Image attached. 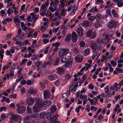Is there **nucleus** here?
<instances>
[{
  "mask_svg": "<svg viewBox=\"0 0 123 123\" xmlns=\"http://www.w3.org/2000/svg\"><path fill=\"white\" fill-rule=\"evenodd\" d=\"M44 101L43 99L41 98L37 99V102L35 103L33 108L34 112L39 111L43 105L45 107H46L49 106L51 105V102L49 100L46 101L44 102Z\"/></svg>",
  "mask_w": 123,
  "mask_h": 123,
  "instance_id": "nucleus-1",
  "label": "nucleus"
},
{
  "mask_svg": "<svg viewBox=\"0 0 123 123\" xmlns=\"http://www.w3.org/2000/svg\"><path fill=\"white\" fill-rule=\"evenodd\" d=\"M71 54L70 52L68 53L65 57L61 58V61L62 62L66 63L67 62L69 61L71 58Z\"/></svg>",
  "mask_w": 123,
  "mask_h": 123,
  "instance_id": "nucleus-2",
  "label": "nucleus"
},
{
  "mask_svg": "<svg viewBox=\"0 0 123 123\" xmlns=\"http://www.w3.org/2000/svg\"><path fill=\"white\" fill-rule=\"evenodd\" d=\"M69 50L68 49H62L59 52V55L60 57L62 58V57H65V56L68 52Z\"/></svg>",
  "mask_w": 123,
  "mask_h": 123,
  "instance_id": "nucleus-3",
  "label": "nucleus"
},
{
  "mask_svg": "<svg viewBox=\"0 0 123 123\" xmlns=\"http://www.w3.org/2000/svg\"><path fill=\"white\" fill-rule=\"evenodd\" d=\"M34 101L35 100L34 98L30 97L27 99L26 103V104L28 105H31L34 103Z\"/></svg>",
  "mask_w": 123,
  "mask_h": 123,
  "instance_id": "nucleus-4",
  "label": "nucleus"
},
{
  "mask_svg": "<svg viewBox=\"0 0 123 123\" xmlns=\"http://www.w3.org/2000/svg\"><path fill=\"white\" fill-rule=\"evenodd\" d=\"M19 116L17 115H12V116L10 119V122H13L14 121H17L18 118Z\"/></svg>",
  "mask_w": 123,
  "mask_h": 123,
  "instance_id": "nucleus-5",
  "label": "nucleus"
},
{
  "mask_svg": "<svg viewBox=\"0 0 123 123\" xmlns=\"http://www.w3.org/2000/svg\"><path fill=\"white\" fill-rule=\"evenodd\" d=\"M116 24L113 20H111L108 22V26L110 29L116 26Z\"/></svg>",
  "mask_w": 123,
  "mask_h": 123,
  "instance_id": "nucleus-6",
  "label": "nucleus"
},
{
  "mask_svg": "<svg viewBox=\"0 0 123 123\" xmlns=\"http://www.w3.org/2000/svg\"><path fill=\"white\" fill-rule=\"evenodd\" d=\"M78 84H76V83L74 82L72 84L71 86L69 88V91H72L75 92L76 91L75 89L78 87Z\"/></svg>",
  "mask_w": 123,
  "mask_h": 123,
  "instance_id": "nucleus-7",
  "label": "nucleus"
},
{
  "mask_svg": "<svg viewBox=\"0 0 123 123\" xmlns=\"http://www.w3.org/2000/svg\"><path fill=\"white\" fill-rule=\"evenodd\" d=\"M78 36L77 34L73 31L72 34V40L73 42H75L77 40Z\"/></svg>",
  "mask_w": 123,
  "mask_h": 123,
  "instance_id": "nucleus-8",
  "label": "nucleus"
},
{
  "mask_svg": "<svg viewBox=\"0 0 123 123\" xmlns=\"http://www.w3.org/2000/svg\"><path fill=\"white\" fill-rule=\"evenodd\" d=\"M25 107L23 106H21L20 107L17 109V112L19 114H21L24 113L25 111Z\"/></svg>",
  "mask_w": 123,
  "mask_h": 123,
  "instance_id": "nucleus-9",
  "label": "nucleus"
},
{
  "mask_svg": "<svg viewBox=\"0 0 123 123\" xmlns=\"http://www.w3.org/2000/svg\"><path fill=\"white\" fill-rule=\"evenodd\" d=\"M83 30L81 28H80L77 29L76 32L79 37H81L83 35Z\"/></svg>",
  "mask_w": 123,
  "mask_h": 123,
  "instance_id": "nucleus-10",
  "label": "nucleus"
},
{
  "mask_svg": "<svg viewBox=\"0 0 123 123\" xmlns=\"http://www.w3.org/2000/svg\"><path fill=\"white\" fill-rule=\"evenodd\" d=\"M43 96L44 98H49L50 96L49 92L47 90H44L43 91Z\"/></svg>",
  "mask_w": 123,
  "mask_h": 123,
  "instance_id": "nucleus-11",
  "label": "nucleus"
},
{
  "mask_svg": "<svg viewBox=\"0 0 123 123\" xmlns=\"http://www.w3.org/2000/svg\"><path fill=\"white\" fill-rule=\"evenodd\" d=\"M75 59L76 62H80L83 60V58L81 55H79L76 56L75 58Z\"/></svg>",
  "mask_w": 123,
  "mask_h": 123,
  "instance_id": "nucleus-12",
  "label": "nucleus"
},
{
  "mask_svg": "<svg viewBox=\"0 0 123 123\" xmlns=\"http://www.w3.org/2000/svg\"><path fill=\"white\" fill-rule=\"evenodd\" d=\"M92 31L91 30H88L86 33L87 36L88 37H91V38H94L95 37V36H92Z\"/></svg>",
  "mask_w": 123,
  "mask_h": 123,
  "instance_id": "nucleus-13",
  "label": "nucleus"
},
{
  "mask_svg": "<svg viewBox=\"0 0 123 123\" xmlns=\"http://www.w3.org/2000/svg\"><path fill=\"white\" fill-rule=\"evenodd\" d=\"M97 45V43H91V47L93 51H96Z\"/></svg>",
  "mask_w": 123,
  "mask_h": 123,
  "instance_id": "nucleus-14",
  "label": "nucleus"
},
{
  "mask_svg": "<svg viewBox=\"0 0 123 123\" xmlns=\"http://www.w3.org/2000/svg\"><path fill=\"white\" fill-rule=\"evenodd\" d=\"M53 6L54 7V8H53V7L52 6H50L49 8V9L52 12H53L54 11H55L57 9L56 6L55 4L53 5Z\"/></svg>",
  "mask_w": 123,
  "mask_h": 123,
  "instance_id": "nucleus-15",
  "label": "nucleus"
},
{
  "mask_svg": "<svg viewBox=\"0 0 123 123\" xmlns=\"http://www.w3.org/2000/svg\"><path fill=\"white\" fill-rule=\"evenodd\" d=\"M52 121L53 122H51V121H49L50 123H55L57 119V117L55 115H54L53 117L50 118Z\"/></svg>",
  "mask_w": 123,
  "mask_h": 123,
  "instance_id": "nucleus-16",
  "label": "nucleus"
},
{
  "mask_svg": "<svg viewBox=\"0 0 123 123\" xmlns=\"http://www.w3.org/2000/svg\"><path fill=\"white\" fill-rule=\"evenodd\" d=\"M46 118L49 120V121L51 122H53L52 120L50 119L51 117V113L48 112L46 115Z\"/></svg>",
  "mask_w": 123,
  "mask_h": 123,
  "instance_id": "nucleus-17",
  "label": "nucleus"
},
{
  "mask_svg": "<svg viewBox=\"0 0 123 123\" xmlns=\"http://www.w3.org/2000/svg\"><path fill=\"white\" fill-rule=\"evenodd\" d=\"M57 71L58 73L60 74H63L65 72L64 69L61 68H58Z\"/></svg>",
  "mask_w": 123,
  "mask_h": 123,
  "instance_id": "nucleus-18",
  "label": "nucleus"
},
{
  "mask_svg": "<svg viewBox=\"0 0 123 123\" xmlns=\"http://www.w3.org/2000/svg\"><path fill=\"white\" fill-rule=\"evenodd\" d=\"M71 34H68L66 37L65 39V41L67 42H69L71 39Z\"/></svg>",
  "mask_w": 123,
  "mask_h": 123,
  "instance_id": "nucleus-19",
  "label": "nucleus"
},
{
  "mask_svg": "<svg viewBox=\"0 0 123 123\" xmlns=\"http://www.w3.org/2000/svg\"><path fill=\"white\" fill-rule=\"evenodd\" d=\"M118 6V7H121L123 6V0H119L117 4Z\"/></svg>",
  "mask_w": 123,
  "mask_h": 123,
  "instance_id": "nucleus-20",
  "label": "nucleus"
},
{
  "mask_svg": "<svg viewBox=\"0 0 123 123\" xmlns=\"http://www.w3.org/2000/svg\"><path fill=\"white\" fill-rule=\"evenodd\" d=\"M34 93H35L34 92V90L33 88L31 87L28 90V94H32Z\"/></svg>",
  "mask_w": 123,
  "mask_h": 123,
  "instance_id": "nucleus-21",
  "label": "nucleus"
},
{
  "mask_svg": "<svg viewBox=\"0 0 123 123\" xmlns=\"http://www.w3.org/2000/svg\"><path fill=\"white\" fill-rule=\"evenodd\" d=\"M101 24H100V23L99 21H96L94 24V26L95 28H96L100 27Z\"/></svg>",
  "mask_w": 123,
  "mask_h": 123,
  "instance_id": "nucleus-22",
  "label": "nucleus"
},
{
  "mask_svg": "<svg viewBox=\"0 0 123 123\" xmlns=\"http://www.w3.org/2000/svg\"><path fill=\"white\" fill-rule=\"evenodd\" d=\"M89 22L88 21L85 20L83 22V25L84 27H87L89 25Z\"/></svg>",
  "mask_w": 123,
  "mask_h": 123,
  "instance_id": "nucleus-23",
  "label": "nucleus"
},
{
  "mask_svg": "<svg viewBox=\"0 0 123 123\" xmlns=\"http://www.w3.org/2000/svg\"><path fill=\"white\" fill-rule=\"evenodd\" d=\"M90 52V50L89 49H87L85 50L84 51V56L88 55L89 54Z\"/></svg>",
  "mask_w": 123,
  "mask_h": 123,
  "instance_id": "nucleus-24",
  "label": "nucleus"
},
{
  "mask_svg": "<svg viewBox=\"0 0 123 123\" xmlns=\"http://www.w3.org/2000/svg\"><path fill=\"white\" fill-rule=\"evenodd\" d=\"M51 64H50L48 61L45 62L43 64L42 66L43 68H45V67H46L48 65H50Z\"/></svg>",
  "mask_w": 123,
  "mask_h": 123,
  "instance_id": "nucleus-25",
  "label": "nucleus"
},
{
  "mask_svg": "<svg viewBox=\"0 0 123 123\" xmlns=\"http://www.w3.org/2000/svg\"><path fill=\"white\" fill-rule=\"evenodd\" d=\"M97 7V6H96L94 8H92L90 10V12H97L98 11V9L96 8Z\"/></svg>",
  "mask_w": 123,
  "mask_h": 123,
  "instance_id": "nucleus-26",
  "label": "nucleus"
},
{
  "mask_svg": "<svg viewBox=\"0 0 123 123\" xmlns=\"http://www.w3.org/2000/svg\"><path fill=\"white\" fill-rule=\"evenodd\" d=\"M96 18V16L94 15H93L90 16L88 18V19L90 21H93Z\"/></svg>",
  "mask_w": 123,
  "mask_h": 123,
  "instance_id": "nucleus-27",
  "label": "nucleus"
},
{
  "mask_svg": "<svg viewBox=\"0 0 123 123\" xmlns=\"http://www.w3.org/2000/svg\"><path fill=\"white\" fill-rule=\"evenodd\" d=\"M46 114V112H42L40 114V117L42 118H43L45 117Z\"/></svg>",
  "mask_w": 123,
  "mask_h": 123,
  "instance_id": "nucleus-28",
  "label": "nucleus"
},
{
  "mask_svg": "<svg viewBox=\"0 0 123 123\" xmlns=\"http://www.w3.org/2000/svg\"><path fill=\"white\" fill-rule=\"evenodd\" d=\"M56 110V108L55 105L52 106L51 108V112H55Z\"/></svg>",
  "mask_w": 123,
  "mask_h": 123,
  "instance_id": "nucleus-29",
  "label": "nucleus"
},
{
  "mask_svg": "<svg viewBox=\"0 0 123 123\" xmlns=\"http://www.w3.org/2000/svg\"><path fill=\"white\" fill-rule=\"evenodd\" d=\"M90 103L91 105H95L97 103V101H94L93 99H92L90 101Z\"/></svg>",
  "mask_w": 123,
  "mask_h": 123,
  "instance_id": "nucleus-30",
  "label": "nucleus"
},
{
  "mask_svg": "<svg viewBox=\"0 0 123 123\" xmlns=\"http://www.w3.org/2000/svg\"><path fill=\"white\" fill-rule=\"evenodd\" d=\"M72 62L71 61L68 62L66 63L65 64V66L66 67H69L72 65Z\"/></svg>",
  "mask_w": 123,
  "mask_h": 123,
  "instance_id": "nucleus-31",
  "label": "nucleus"
},
{
  "mask_svg": "<svg viewBox=\"0 0 123 123\" xmlns=\"http://www.w3.org/2000/svg\"><path fill=\"white\" fill-rule=\"evenodd\" d=\"M59 60L60 59L59 58H57L56 60L55 61L53 65H56L58 64Z\"/></svg>",
  "mask_w": 123,
  "mask_h": 123,
  "instance_id": "nucleus-32",
  "label": "nucleus"
},
{
  "mask_svg": "<svg viewBox=\"0 0 123 123\" xmlns=\"http://www.w3.org/2000/svg\"><path fill=\"white\" fill-rule=\"evenodd\" d=\"M34 82V80H32L31 81L30 80H28L27 81V84L28 85H31L32 83H33Z\"/></svg>",
  "mask_w": 123,
  "mask_h": 123,
  "instance_id": "nucleus-33",
  "label": "nucleus"
},
{
  "mask_svg": "<svg viewBox=\"0 0 123 123\" xmlns=\"http://www.w3.org/2000/svg\"><path fill=\"white\" fill-rule=\"evenodd\" d=\"M85 65L86 66V67L85 68L86 71H87L88 70L89 68H90L91 66V65L87 63H85Z\"/></svg>",
  "mask_w": 123,
  "mask_h": 123,
  "instance_id": "nucleus-34",
  "label": "nucleus"
},
{
  "mask_svg": "<svg viewBox=\"0 0 123 123\" xmlns=\"http://www.w3.org/2000/svg\"><path fill=\"white\" fill-rule=\"evenodd\" d=\"M80 47H83L85 45V42L83 41H81L79 43Z\"/></svg>",
  "mask_w": 123,
  "mask_h": 123,
  "instance_id": "nucleus-35",
  "label": "nucleus"
},
{
  "mask_svg": "<svg viewBox=\"0 0 123 123\" xmlns=\"http://www.w3.org/2000/svg\"><path fill=\"white\" fill-rule=\"evenodd\" d=\"M96 17L99 20H100L102 18V16L100 13H98L96 14Z\"/></svg>",
  "mask_w": 123,
  "mask_h": 123,
  "instance_id": "nucleus-36",
  "label": "nucleus"
},
{
  "mask_svg": "<svg viewBox=\"0 0 123 123\" xmlns=\"http://www.w3.org/2000/svg\"><path fill=\"white\" fill-rule=\"evenodd\" d=\"M48 78L51 81L53 80L54 79V77L53 75L52 74L49 75V76Z\"/></svg>",
  "mask_w": 123,
  "mask_h": 123,
  "instance_id": "nucleus-37",
  "label": "nucleus"
},
{
  "mask_svg": "<svg viewBox=\"0 0 123 123\" xmlns=\"http://www.w3.org/2000/svg\"><path fill=\"white\" fill-rule=\"evenodd\" d=\"M60 43L59 42H56V43H54L52 44V46H54L56 48H57L60 45ZM56 49L57 48H56Z\"/></svg>",
  "mask_w": 123,
  "mask_h": 123,
  "instance_id": "nucleus-38",
  "label": "nucleus"
},
{
  "mask_svg": "<svg viewBox=\"0 0 123 123\" xmlns=\"http://www.w3.org/2000/svg\"><path fill=\"white\" fill-rule=\"evenodd\" d=\"M111 93H109L106 94L105 97L106 99L109 98V97H111Z\"/></svg>",
  "mask_w": 123,
  "mask_h": 123,
  "instance_id": "nucleus-39",
  "label": "nucleus"
},
{
  "mask_svg": "<svg viewBox=\"0 0 123 123\" xmlns=\"http://www.w3.org/2000/svg\"><path fill=\"white\" fill-rule=\"evenodd\" d=\"M101 42L102 43H106L107 42V40L105 38H103L101 40Z\"/></svg>",
  "mask_w": 123,
  "mask_h": 123,
  "instance_id": "nucleus-40",
  "label": "nucleus"
},
{
  "mask_svg": "<svg viewBox=\"0 0 123 123\" xmlns=\"http://www.w3.org/2000/svg\"><path fill=\"white\" fill-rule=\"evenodd\" d=\"M30 118L29 116L27 115L24 117L23 118L24 120L25 121L28 120Z\"/></svg>",
  "mask_w": 123,
  "mask_h": 123,
  "instance_id": "nucleus-41",
  "label": "nucleus"
},
{
  "mask_svg": "<svg viewBox=\"0 0 123 123\" xmlns=\"http://www.w3.org/2000/svg\"><path fill=\"white\" fill-rule=\"evenodd\" d=\"M87 98V96L86 95L84 94L83 96L82 94L80 96V99L86 98Z\"/></svg>",
  "mask_w": 123,
  "mask_h": 123,
  "instance_id": "nucleus-42",
  "label": "nucleus"
},
{
  "mask_svg": "<svg viewBox=\"0 0 123 123\" xmlns=\"http://www.w3.org/2000/svg\"><path fill=\"white\" fill-rule=\"evenodd\" d=\"M14 20L15 22H17L18 23V25H20V22L19 19L17 18H15L14 19Z\"/></svg>",
  "mask_w": 123,
  "mask_h": 123,
  "instance_id": "nucleus-43",
  "label": "nucleus"
},
{
  "mask_svg": "<svg viewBox=\"0 0 123 123\" xmlns=\"http://www.w3.org/2000/svg\"><path fill=\"white\" fill-rule=\"evenodd\" d=\"M17 95L15 94H13L9 96V97L10 98H14L15 99L16 98Z\"/></svg>",
  "mask_w": 123,
  "mask_h": 123,
  "instance_id": "nucleus-44",
  "label": "nucleus"
},
{
  "mask_svg": "<svg viewBox=\"0 0 123 123\" xmlns=\"http://www.w3.org/2000/svg\"><path fill=\"white\" fill-rule=\"evenodd\" d=\"M110 63L113 67L115 66L117 64L116 62H115L114 61H111V62Z\"/></svg>",
  "mask_w": 123,
  "mask_h": 123,
  "instance_id": "nucleus-45",
  "label": "nucleus"
},
{
  "mask_svg": "<svg viewBox=\"0 0 123 123\" xmlns=\"http://www.w3.org/2000/svg\"><path fill=\"white\" fill-rule=\"evenodd\" d=\"M73 12L74 13L77 9V7H76L75 5L73 7Z\"/></svg>",
  "mask_w": 123,
  "mask_h": 123,
  "instance_id": "nucleus-46",
  "label": "nucleus"
},
{
  "mask_svg": "<svg viewBox=\"0 0 123 123\" xmlns=\"http://www.w3.org/2000/svg\"><path fill=\"white\" fill-rule=\"evenodd\" d=\"M92 84H90L88 86V88L89 89L90 88L91 90L93 89L94 88V86L93 85H92Z\"/></svg>",
  "mask_w": 123,
  "mask_h": 123,
  "instance_id": "nucleus-47",
  "label": "nucleus"
},
{
  "mask_svg": "<svg viewBox=\"0 0 123 123\" xmlns=\"http://www.w3.org/2000/svg\"><path fill=\"white\" fill-rule=\"evenodd\" d=\"M93 51V54L92 56V58L93 59H94L95 58L96 56L97 55V52L96 51Z\"/></svg>",
  "mask_w": 123,
  "mask_h": 123,
  "instance_id": "nucleus-48",
  "label": "nucleus"
},
{
  "mask_svg": "<svg viewBox=\"0 0 123 123\" xmlns=\"http://www.w3.org/2000/svg\"><path fill=\"white\" fill-rule=\"evenodd\" d=\"M27 61V59H23L22 60L21 63H20V65H23L25 62H26Z\"/></svg>",
  "mask_w": 123,
  "mask_h": 123,
  "instance_id": "nucleus-49",
  "label": "nucleus"
},
{
  "mask_svg": "<svg viewBox=\"0 0 123 123\" xmlns=\"http://www.w3.org/2000/svg\"><path fill=\"white\" fill-rule=\"evenodd\" d=\"M73 51L75 53H78L79 52V51L77 48H75L73 49Z\"/></svg>",
  "mask_w": 123,
  "mask_h": 123,
  "instance_id": "nucleus-50",
  "label": "nucleus"
},
{
  "mask_svg": "<svg viewBox=\"0 0 123 123\" xmlns=\"http://www.w3.org/2000/svg\"><path fill=\"white\" fill-rule=\"evenodd\" d=\"M6 117V116L5 114H3L1 116V118L2 121L4 120Z\"/></svg>",
  "mask_w": 123,
  "mask_h": 123,
  "instance_id": "nucleus-51",
  "label": "nucleus"
},
{
  "mask_svg": "<svg viewBox=\"0 0 123 123\" xmlns=\"http://www.w3.org/2000/svg\"><path fill=\"white\" fill-rule=\"evenodd\" d=\"M21 91L22 93H24L26 92V90L25 87L22 88L21 89Z\"/></svg>",
  "mask_w": 123,
  "mask_h": 123,
  "instance_id": "nucleus-52",
  "label": "nucleus"
},
{
  "mask_svg": "<svg viewBox=\"0 0 123 123\" xmlns=\"http://www.w3.org/2000/svg\"><path fill=\"white\" fill-rule=\"evenodd\" d=\"M40 84L41 87L42 89H43L45 87V85L42 82L40 83Z\"/></svg>",
  "mask_w": 123,
  "mask_h": 123,
  "instance_id": "nucleus-53",
  "label": "nucleus"
},
{
  "mask_svg": "<svg viewBox=\"0 0 123 123\" xmlns=\"http://www.w3.org/2000/svg\"><path fill=\"white\" fill-rule=\"evenodd\" d=\"M102 48L101 47V45H99L98 46L97 45V48L96 49L97 50H101L102 49Z\"/></svg>",
  "mask_w": 123,
  "mask_h": 123,
  "instance_id": "nucleus-54",
  "label": "nucleus"
},
{
  "mask_svg": "<svg viewBox=\"0 0 123 123\" xmlns=\"http://www.w3.org/2000/svg\"><path fill=\"white\" fill-rule=\"evenodd\" d=\"M27 110L29 113H30L31 112V109L28 106L27 107Z\"/></svg>",
  "mask_w": 123,
  "mask_h": 123,
  "instance_id": "nucleus-55",
  "label": "nucleus"
},
{
  "mask_svg": "<svg viewBox=\"0 0 123 123\" xmlns=\"http://www.w3.org/2000/svg\"><path fill=\"white\" fill-rule=\"evenodd\" d=\"M47 11V9H46L45 11L43 10V12L40 13V15L42 16H44L45 14V13Z\"/></svg>",
  "mask_w": 123,
  "mask_h": 123,
  "instance_id": "nucleus-56",
  "label": "nucleus"
},
{
  "mask_svg": "<svg viewBox=\"0 0 123 123\" xmlns=\"http://www.w3.org/2000/svg\"><path fill=\"white\" fill-rule=\"evenodd\" d=\"M54 61V59L53 58H49V60L48 61L50 63V64L51 65L52 63Z\"/></svg>",
  "mask_w": 123,
  "mask_h": 123,
  "instance_id": "nucleus-57",
  "label": "nucleus"
},
{
  "mask_svg": "<svg viewBox=\"0 0 123 123\" xmlns=\"http://www.w3.org/2000/svg\"><path fill=\"white\" fill-rule=\"evenodd\" d=\"M0 12L1 14V16H3L5 13V12L4 10H2Z\"/></svg>",
  "mask_w": 123,
  "mask_h": 123,
  "instance_id": "nucleus-58",
  "label": "nucleus"
},
{
  "mask_svg": "<svg viewBox=\"0 0 123 123\" xmlns=\"http://www.w3.org/2000/svg\"><path fill=\"white\" fill-rule=\"evenodd\" d=\"M46 7V6H45L43 4H42L41 5V7L40 9V11L44 9H45Z\"/></svg>",
  "mask_w": 123,
  "mask_h": 123,
  "instance_id": "nucleus-59",
  "label": "nucleus"
},
{
  "mask_svg": "<svg viewBox=\"0 0 123 123\" xmlns=\"http://www.w3.org/2000/svg\"><path fill=\"white\" fill-rule=\"evenodd\" d=\"M90 109L91 110H94L95 111L97 110V108L94 106H92L91 107Z\"/></svg>",
  "mask_w": 123,
  "mask_h": 123,
  "instance_id": "nucleus-60",
  "label": "nucleus"
},
{
  "mask_svg": "<svg viewBox=\"0 0 123 123\" xmlns=\"http://www.w3.org/2000/svg\"><path fill=\"white\" fill-rule=\"evenodd\" d=\"M104 2V1L102 0H97L96 1V4H97L98 2H99L100 4H101L103 3Z\"/></svg>",
  "mask_w": 123,
  "mask_h": 123,
  "instance_id": "nucleus-61",
  "label": "nucleus"
},
{
  "mask_svg": "<svg viewBox=\"0 0 123 123\" xmlns=\"http://www.w3.org/2000/svg\"><path fill=\"white\" fill-rule=\"evenodd\" d=\"M49 40L46 38L44 39L43 41V42L45 43L46 44L49 41Z\"/></svg>",
  "mask_w": 123,
  "mask_h": 123,
  "instance_id": "nucleus-62",
  "label": "nucleus"
},
{
  "mask_svg": "<svg viewBox=\"0 0 123 123\" xmlns=\"http://www.w3.org/2000/svg\"><path fill=\"white\" fill-rule=\"evenodd\" d=\"M55 84L57 86H58L60 84V81L59 80H57L55 82Z\"/></svg>",
  "mask_w": 123,
  "mask_h": 123,
  "instance_id": "nucleus-63",
  "label": "nucleus"
},
{
  "mask_svg": "<svg viewBox=\"0 0 123 123\" xmlns=\"http://www.w3.org/2000/svg\"><path fill=\"white\" fill-rule=\"evenodd\" d=\"M106 13L108 14L110 16H111V15L110 10V9H108L106 11Z\"/></svg>",
  "mask_w": 123,
  "mask_h": 123,
  "instance_id": "nucleus-64",
  "label": "nucleus"
}]
</instances>
